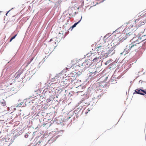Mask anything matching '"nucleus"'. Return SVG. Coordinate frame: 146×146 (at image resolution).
I'll use <instances>...</instances> for the list:
<instances>
[{
	"instance_id": "2eb2a0df",
	"label": "nucleus",
	"mask_w": 146,
	"mask_h": 146,
	"mask_svg": "<svg viewBox=\"0 0 146 146\" xmlns=\"http://www.w3.org/2000/svg\"><path fill=\"white\" fill-rule=\"evenodd\" d=\"M22 105V104L21 103H19V104L17 105V107H19L21 106Z\"/></svg>"
},
{
	"instance_id": "7ed1b4c3",
	"label": "nucleus",
	"mask_w": 146,
	"mask_h": 146,
	"mask_svg": "<svg viewBox=\"0 0 146 146\" xmlns=\"http://www.w3.org/2000/svg\"><path fill=\"white\" fill-rule=\"evenodd\" d=\"M145 39H142V38L139 36V37L136 36L133 38L131 40V41L132 42L131 43H134L137 46H139L138 44L140 42L144 40Z\"/></svg>"
},
{
	"instance_id": "6e6552de",
	"label": "nucleus",
	"mask_w": 146,
	"mask_h": 146,
	"mask_svg": "<svg viewBox=\"0 0 146 146\" xmlns=\"http://www.w3.org/2000/svg\"><path fill=\"white\" fill-rule=\"evenodd\" d=\"M23 73V71L22 70H19L16 74V75L15 77L16 80L18 79L19 78H23L21 77V76Z\"/></svg>"
},
{
	"instance_id": "9b49d317",
	"label": "nucleus",
	"mask_w": 146,
	"mask_h": 146,
	"mask_svg": "<svg viewBox=\"0 0 146 146\" xmlns=\"http://www.w3.org/2000/svg\"><path fill=\"white\" fill-rule=\"evenodd\" d=\"M82 18V17H81V19H80V21H79L77 23H75L73 26H72L71 27V28H72V30L73 28L75 27L77 25V24H78L80 22V21H81V20Z\"/></svg>"
},
{
	"instance_id": "f8f14e48",
	"label": "nucleus",
	"mask_w": 146,
	"mask_h": 146,
	"mask_svg": "<svg viewBox=\"0 0 146 146\" xmlns=\"http://www.w3.org/2000/svg\"><path fill=\"white\" fill-rule=\"evenodd\" d=\"M127 36H130L131 35H133V34H132V33H131V32H129L128 33L127 32L126 33Z\"/></svg>"
},
{
	"instance_id": "4be33fe9",
	"label": "nucleus",
	"mask_w": 146,
	"mask_h": 146,
	"mask_svg": "<svg viewBox=\"0 0 146 146\" xmlns=\"http://www.w3.org/2000/svg\"><path fill=\"white\" fill-rule=\"evenodd\" d=\"M53 43V42H52ZM53 43H55L56 44V42H55V41L54 40V42H53Z\"/></svg>"
},
{
	"instance_id": "f3484780",
	"label": "nucleus",
	"mask_w": 146,
	"mask_h": 146,
	"mask_svg": "<svg viewBox=\"0 0 146 146\" xmlns=\"http://www.w3.org/2000/svg\"><path fill=\"white\" fill-rule=\"evenodd\" d=\"M17 34H16L14 36L12 37L11 38H12V39H14V38H15L16 36H17Z\"/></svg>"
},
{
	"instance_id": "39448f33",
	"label": "nucleus",
	"mask_w": 146,
	"mask_h": 146,
	"mask_svg": "<svg viewBox=\"0 0 146 146\" xmlns=\"http://www.w3.org/2000/svg\"><path fill=\"white\" fill-rule=\"evenodd\" d=\"M106 46H105V45H104V44L96 47V50L100 52H104L105 50H106Z\"/></svg>"
},
{
	"instance_id": "20e7f679",
	"label": "nucleus",
	"mask_w": 146,
	"mask_h": 146,
	"mask_svg": "<svg viewBox=\"0 0 146 146\" xmlns=\"http://www.w3.org/2000/svg\"><path fill=\"white\" fill-rule=\"evenodd\" d=\"M108 78L107 77H105L104 76L101 77L100 78V80H104L102 81H101L99 82V86L102 87H105L106 86V81Z\"/></svg>"
},
{
	"instance_id": "aec40b11",
	"label": "nucleus",
	"mask_w": 146,
	"mask_h": 146,
	"mask_svg": "<svg viewBox=\"0 0 146 146\" xmlns=\"http://www.w3.org/2000/svg\"><path fill=\"white\" fill-rule=\"evenodd\" d=\"M13 39H12V38H11V39H10V42H11V41L13 40Z\"/></svg>"
},
{
	"instance_id": "f257e3e1",
	"label": "nucleus",
	"mask_w": 146,
	"mask_h": 146,
	"mask_svg": "<svg viewBox=\"0 0 146 146\" xmlns=\"http://www.w3.org/2000/svg\"><path fill=\"white\" fill-rule=\"evenodd\" d=\"M145 22L144 20H141L140 19H137L135 21H130L126 23V24H129V29L131 31H135L138 28L141 27L142 25L145 24Z\"/></svg>"
},
{
	"instance_id": "a211bd4d",
	"label": "nucleus",
	"mask_w": 146,
	"mask_h": 146,
	"mask_svg": "<svg viewBox=\"0 0 146 146\" xmlns=\"http://www.w3.org/2000/svg\"><path fill=\"white\" fill-rule=\"evenodd\" d=\"M34 58H31V61H32L33 60Z\"/></svg>"
},
{
	"instance_id": "5701e85b",
	"label": "nucleus",
	"mask_w": 146,
	"mask_h": 146,
	"mask_svg": "<svg viewBox=\"0 0 146 146\" xmlns=\"http://www.w3.org/2000/svg\"><path fill=\"white\" fill-rule=\"evenodd\" d=\"M90 110H88V111H90Z\"/></svg>"
},
{
	"instance_id": "f03ea898",
	"label": "nucleus",
	"mask_w": 146,
	"mask_h": 146,
	"mask_svg": "<svg viewBox=\"0 0 146 146\" xmlns=\"http://www.w3.org/2000/svg\"><path fill=\"white\" fill-rule=\"evenodd\" d=\"M139 47V46H137L134 43H131L130 44L127 45L125 48L122 53H121V54H124L125 55L129 53L130 50H136Z\"/></svg>"
},
{
	"instance_id": "423d86ee",
	"label": "nucleus",
	"mask_w": 146,
	"mask_h": 146,
	"mask_svg": "<svg viewBox=\"0 0 146 146\" xmlns=\"http://www.w3.org/2000/svg\"><path fill=\"white\" fill-rule=\"evenodd\" d=\"M80 65L83 66L85 69H86L88 68L91 65V62L90 61H88V60H85V61L83 63H81V64L79 63Z\"/></svg>"
},
{
	"instance_id": "6ab92c4d",
	"label": "nucleus",
	"mask_w": 146,
	"mask_h": 146,
	"mask_svg": "<svg viewBox=\"0 0 146 146\" xmlns=\"http://www.w3.org/2000/svg\"><path fill=\"white\" fill-rule=\"evenodd\" d=\"M10 11H9L6 14V15H7L8 13H9V12Z\"/></svg>"
},
{
	"instance_id": "0eeeda50",
	"label": "nucleus",
	"mask_w": 146,
	"mask_h": 146,
	"mask_svg": "<svg viewBox=\"0 0 146 146\" xmlns=\"http://www.w3.org/2000/svg\"><path fill=\"white\" fill-rule=\"evenodd\" d=\"M135 92L137 94H141L142 95H145L144 93L146 94V91L145 90L141 89H136L135 90Z\"/></svg>"
},
{
	"instance_id": "1a4fd4ad",
	"label": "nucleus",
	"mask_w": 146,
	"mask_h": 146,
	"mask_svg": "<svg viewBox=\"0 0 146 146\" xmlns=\"http://www.w3.org/2000/svg\"><path fill=\"white\" fill-rule=\"evenodd\" d=\"M97 69V68H94L93 71L90 72V74L91 76H94V75L95 74V73H96Z\"/></svg>"
},
{
	"instance_id": "4468645a",
	"label": "nucleus",
	"mask_w": 146,
	"mask_h": 146,
	"mask_svg": "<svg viewBox=\"0 0 146 146\" xmlns=\"http://www.w3.org/2000/svg\"><path fill=\"white\" fill-rule=\"evenodd\" d=\"M99 58V57H96L95 58H94V59H93V61H94V62H95V61H96V60H97L98 59V58Z\"/></svg>"
},
{
	"instance_id": "dca6fc26",
	"label": "nucleus",
	"mask_w": 146,
	"mask_h": 146,
	"mask_svg": "<svg viewBox=\"0 0 146 146\" xmlns=\"http://www.w3.org/2000/svg\"><path fill=\"white\" fill-rule=\"evenodd\" d=\"M110 62V61H108L106 62L105 63V64L106 65L108 64Z\"/></svg>"
},
{
	"instance_id": "9d476101",
	"label": "nucleus",
	"mask_w": 146,
	"mask_h": 146,
	"mask_svg": "<svg viewBox=\"0 0 146 146\" xmlns=\"http://www.w3.org/2000/svg\"><path fill=\"white\" fill-rule=\"evenodd\" d=\"M82 86L81 85L78 86V87L77 90V92H82L83 91H82Z\"/></svg>"
},
{
	"instance_id": "412c9836",
	"label": "nucleus",
	"mask_w": 146,
	"mask_h": 146,
	"mask_svg": "<svg viewBox=\"0 0 146 146\" xmlns=\"http://www.w3.org/2000/svg\"><path fill=\"white\" fill-rule=\"evenodd\" d=\"M143 36H142V37H141L142 38V39H145V40H145V39H144V38H143Z\"/></svg>"
},
{
	"instance_id": "ddd939ff",
	"label": "nucleus",
	"mask_w": 146,
	"mask_h": 146,
	"mask_svg": "<svg viewBox=\"0 0 146 146\" xmlns=\"http://www.w3.org/2000/svg\"><path fill=\"white\" fill-rule=\"evenodd\" d=\"M56 38H51L50 39V40L49 42H51L53 40H55L56 41Z\"/></svg>"
}]
</instances>
